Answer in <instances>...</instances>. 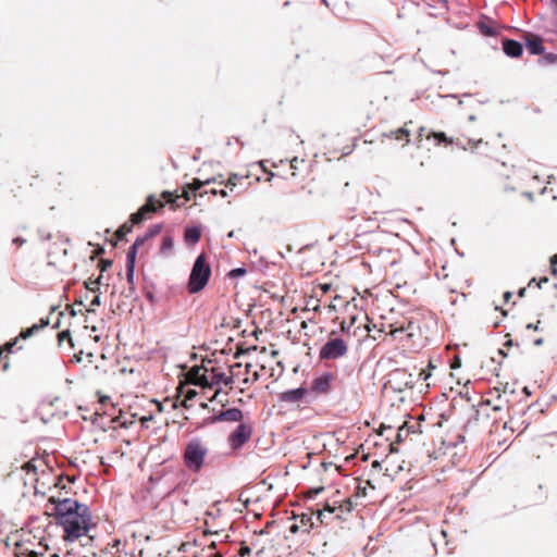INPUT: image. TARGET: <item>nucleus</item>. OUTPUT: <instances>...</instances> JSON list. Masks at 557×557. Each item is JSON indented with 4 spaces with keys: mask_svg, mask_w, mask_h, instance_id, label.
Instances as JSON below:
<instances>
[{
    "mask_svg": "<svg viewBox=\"0 0 557 557\" xmlns=\"http://www.w3.org/2000/svg\"><path fill=\"white\" fill-rule=\"evenodd\" d=\"M51 505L49 516L55 519V523L64 531L63 540L72 543L87 534L94 527L92 515L86 504L73 498L58 499L50 497Z\"/></svg>",
    "mask_w": 557,
    "mask_h": 557,
    "instance_id": "obj_1",
    "label": "nucleus"
},
{
    "mask_svg": "<svg viewBox=\"0 0 557 557\" xmlns=\"http://www.w3.org/2000/svg\"><path fill=\"white\" fill-rule=\"evenodd\" d=\"M211 276V267L207 262L206 256L200 253L191 268L190 275L187 283V288L190 294L201 292L208 284Z\"/></svg>",
    "mask_w": 557,
    "mask_h": 557,
    "instance_id": "obj_2",
    "label": "nucleus"
},
{
    "mask_svg": "<svg viewBox=\"0 0 557 557\" xmlns=\"http://www.w3.org/2000/svg\"><path fill=\"white\" fill-rule=\"evenodd\" d=\"M207 454L208 448L206 445H203L199 438H193L185 447L183 456L184 462L190 471L198 472L203 466Z\"/></svg>",
    "mask_w": 557,
    "mask_h": 557,
    "instance_id": "obj_3",
    "label": "nucleus"
},
{
    "mask_svg": "<svg viewBox=\"0 0 557 557\" xmlns=\"http://www.w3.org/2000/svg\"><path fill=\"white\" fill-rule=\"evenodd\" d=\"M348 352V344L339 337H330L319 351V359L324 361L336 360Z\"/></svg>",
    "mask_w": 557,
    "mask_h": 557,
    "instance_id": "obj_4",
    "label": "nucleus"
},
{
    "mask_svg": "<svg viewBox=\"0 0 557 557\" xmlns=\"http://www.w3.org/2000/svg\"><path fill=\"white\" fill-rule=\"evenodd\" d=\"M252 426L248 423H239L227 437L232 450L240 449L251 437Z\"/></svg>",
    "mask_w": 557,
    "mask_h": 557,
    "instance_id": "obj_5",
    "label": "nucleus"
},
{
    "mask_svg": "<svg viewBox=\"0 0 557 557\" xmlns=\"http://www.w3.org/2000/svg\"><path fill=\"white\" fill-rule=\"evenodd\" d=\"M164 207V201L158 199L154 195H149L145 205L131 215L132 225L141 223L146 214L157 212Z\"/></svg>",
    "mask_w": 557,
    "mask_h": 557,
    "instance_id": "obj_6",
    "label": "nucleus"
},
{
    "mask_svg": "<svg viewBox=\"0 0 557 557\" xmlns=\"http://www.w3.org/2000/svg\"><path fill=\"white\" fill-rule=\"evenodd\" d=\"M335 376L332 372L322 373L312 380L310 389L318 395H326L331 392Z\"/></svg>",
    "mask_w": 557,
    "mask_h": 557,
    "instance_id": "obj_7",
    "label": "nucleus"
},
{
    "mask_svg": "<svg viewBox=\"0 0 557 557\" xmlns=\"http://www.w3.org/2000/svg\"><path fill=\"white\" fill-rule=\"evenodd\" d=\"M243 411L239 408L233 407L226 410L220 411L219 414L209 419L210 423L231 421L240 422L243 420Z\"/></svg>",
    "mask_w": 557,
    "mask_h": 557,
    "instance_id": "obj_8",
    "label": "nucleus"
},
{
    "mask_svg": "<svg viewBox=\"0 0 557 557\" xmlns=\"http://www.w3.org/2000/svg\"><path fill=\"white\" fill-rule=\"evenodd\" d=\"M308 393H309L308 388H306L304 386H299L297 388L288 389V391L281 393L278 396V399H280V401L285 403V404H296V403L300 401L306 395H308Z\"/></svg>",
    "mask_w": 557,
    "mask_h": 557,
    "instance_id": "obj_9",
    "label": "nucleus"
},
{
    "mask_svg": "<svg viewBox=\"0 0 557 557\" xmlns=\"http://www.w3.org/2000/svg\"><path fill=\"white\" fill-rule=\"evenodd\" d=\"M502 45L504 53L509 58H519L523 52L522 44L515 39L505 38Z\"/></svg>",
    "mask_w": 557,
    "mask_h": 557,
    "instance_id": "obj_10",
    "label": "nucleus"
},
{
    "mask_svg": "<svg viewBox=\"0 0 557 557\" xmlns=\"http://www.w3.org/2000/svg\"><path fill=\"white\" fill-rule=\"evenodd\" d=\"M525 47L530 54L540 55L545 52L543 40L540 36L532 35L527 38Z\"/></svg>",
    "mask_w": 557,
    "mask_h": 557,
    "instance_id": "obj_11",
    "label": "nucleus"
},
{
    "mask_svg": "<svg viewBox=\"0 0 557 557\" xmlns=\"http://www.w3.org/2000/svg\"><path fill=\"white\" fill-rule=\"evenodd\" d=\"M191 195H193L191 191L187 188V186H185L183 189V194L181 196L174 195L173 193H171L169 190H164V191H162L161 197L166 203L175 205V206L180 207L181 203H178L177 200L181 197H184L185 201H189Z\"/></svg>",
    "mask_w": 557,
    "mask_h": 557,
    "instance_id": "obj_12",
    "label": "nucleus"
},
{
    "mask_svg": "<svg viewBox=\"0 0 557 557\" xmlns=\"http://www.w3.org/2000/svg\"><path fill=\"white\" fill-rule=\"evenodd\" d=\"M210 383L212 387L219 384H224L225 386H228L233 383V377L227 376L224 372H221L215 368H212L210 374Z\"/></svg>",
    "mask_w": 557,
    "mask_h": 557,
    "instance_id": "obj_13",
    "label": "nucleus"
},
{
    "mask_svg": "<svg viewBox=\"0 0 557 557\" xmlns=\"http://www.w3.org/2000/svg\"><path fill=\"white\" fill-rule=\"evenodd\" d=\"M201 237V230L198 226H188L185 228L184 239L188 245H195Z\"/></svg>",
    "mask_w": 557,
    "mask_h": 557,
    "instance_id": "obj_14",
    "label": "nucleus"
},
{
    "mask_svg": "<svg viewBox=\"0 0 557 557\" xmlns=\"http://www.w3.org/2000/svg\"><path fill=\"white\" fill-rule=\"evenodd\" d=\"M196 372V384L202 387H212L210 383V375H208V370L206 368H195Z\"/></svg>",
    "mask_w": 557,
    "mask_h": 557,
    "instance_id": "obj_15",
    "label": "nucleus"
},
{
    "mask_svg": "<svg viewBox=\"0 0 557 557\" xmlns=\"http://www.w3.org/2000/svg\"><path fill=\"white\" fill-rule=\"evenodd\" d=\"M216 177H211L206 181H200L199 178H194L191 183L187 184V188L191 191L193 195H196L202 186L209 185L211 183H216Z\"/></svg>",
    "mask_w": 557,
    "mask_h": 557,
    "instance_id": "obj_16",
    "label": "nucleus"
},
{
    "mask_svg": "<svg viewBox=\"0 0 557 557\" xmlns=\"http://www.w3.org/2000/svg\"><path fill=\"white\" fill-rule=\"evenodd\" d=\"M384 136L388 138H395L397 140L405 139L406 144H408L410 132L406 127H399L397 129L385 133Z\"/></svg>",
    "mask_w": 557,
    "mask_h": 557,
    "instance_id": "obj_17",
    "label": "nucleus"
},
{
    "mask_svg": "<svg viewBox=\"0 0 557 557\" xmlns=\"http://www.w3.org/2000/svg\"><path fill=\"white\" fill-rule=\"evenodd\" d=\"M479 29L482 35L487 36V37H493L498 34L497 28L494 25H492L491 23L480 22Z\"/></svg>",
    "mask_w": 557,
    "mask_h": 557,
    "instance_id": "obj_18",
    "label": "nucleus"
},
{
    "mask_svg": "<svg viewBox=\"0 0 557 557\" xmlns=\"http://www.w3.org/2000/svg\"><path fill=\"white\" fill-rule=\"evenodd\" d=\"M137 245H132L126 253V265L135 267L136 264V256H137Z\"/></svg>",
    "mask_w": 557,
    "mask_h": 557,
    "instance_id": "obj_19",
    "label": "nucleus"
},
{
    "mask_svg": "<svg viewBox=\"0 0 557 557\" xmlns=\"http://www.w3.org/2000/svg\"><path fill=\"white\" fill-rule=\"evenodd\" d=\"M39 332V327L35 326V324H33L30 327H27L25 330H22L20 332V334L17 335L18 339H28L30 338L32 336H34L36 333Z\"/></svg>",
    "mask_w": 557,
    "mask_h": 557,
    "instance_id": "obj_20",
    "label": "nucleus"
},
{
    "mask_svg": "<svg viewBox=\"0 0 557 557\" xmlns=\"http://www.w3.org/2000/svg\"><path fill=\"white\" fill-rule=\"evenodd\" d=\"M243 178H245V177H244V176H238L237 174H232V175L228 177L227 182L225 183V186H226L227 188H230L231 190H233V189H234V187H235V186H236V184H237L236 182H237V181H239V180H243ZM220 184H224V181H220Z\"/></svg>",
    "mask_w": 557,
    "mask_h": 557,
    "instance_id": "obj_21",
    "label": "nucleus"
},
{
    "mask_svg": "<svg viewBox=\"0 0 557 557\" xmlns=\"http://www.w3.org/2000/svg\"><path fill=\"white\" fill-rule=\"evenodd\" d=\"M132 227L133 225L132 224H123L117 231H116V235L119 237V239H122L127 233H131L132 232Z\"/></svg>",
    "mask_w": 557,
    "mask_h": 557,
    "instance_id": "obj_22",
    "label": "nucleus"
},
{
    "mask_svg": "<svg viewBox=\"0 0 557 557\" xmlns=\"http://www.w3.org/2000/svg\"><path fill=\"white\" fill-rule=\"evenodd\" d=\"M246 272L247 271L245 268H235L228 272V276L232 278H237V277L244 276L246 274Z\"/></svg>",
    "mask_w": 557,
    "mask_h": 557,
    "instance_id": "obj_23",
    "label": "nucleus"
},
{
    "mask_svg": "<svg viewBox=\"0 0 557 557\" xmlns=\"http://www.w3.org/2000/svg\"><path fill=\"white\" fill-rule=\"evenodd\" d=\"M126 268V281L129 285H134L135 267L125 265Z\"/></svg>",
    "mask_w": 557,
    "mask_h": 557,
    "instance_id": "obj_24",
    "label": "nucleus"
},
{
    "mask_svg": "<svg viewBox=\"0 0 557 557\" xmlns=\"http://www.w3.org/2000/svg\"><path fill=\"white\" fill-rule=\"evenodd\" d=\"M173 239L170 236H165L162 239L161 250L166 251L173 248Z\"/></svg>",
    "mask_w": 557,
    "mask_h": 557,
    "instance_id": "obj_25",
    "label": "nucleus"
},
{
    "mask_svg": "<svg viewBox=\"0 0 557 557\" xmlns=\"http://www.w3.org/2000/svg\"><path fill=\"white\" fill-rule=\"evenodd\" d=\"M162 230V224L152 225L149 231L146 233V237L150 238L158 235Z\"/></svg>",
    "mask_w": 557,
    "mask_h": 557,
    "instance_id": "obj_26",
    "label": "nucleus"
},
{
    "mask_svg": "<svg viewBox=\"0 0 557 557\" xmlns=\"http://www.w3.org/2000/svg\"><path fill=\"white\" fill-rule=\"evenodd\" d=\"M111 267H112V260H110V259H101L99 262V269H100L101 273L106 272Z\"/></svg>",
    "mask_w": 557,
    "mask_h": 557,
    "instance_id": "obj_27",
    "label": "nucleus"
},
{
    "mask_svg": "<svg viewBox=\"0 0 557 557\" xmlns=\"http://www.w3.org/2000/svg\"><path fill=\"white\" fill-rule=\"evenodd\" d=\"M59 343L61 344L64 339H69L70 344L73 346L72 337L69 330L62 331L58 334Z\"/></svg>",
    "mask_w": 557,
    "mask_h": 557,
    "instance_id": "obj_28",
    "label": "nucleus"
},
{
    "mask_svg": "<svg viewBox=\"0 0 557 557\" xmlns=\"http://www.w3.org/2000/svg\"><path fill=\"white\" fill-rule=\"evenodd\" d=\"M197 396L196 389H188L185 395V400L183 401V406L187 408V400H191Z\"/></svg>",
    "mask_w": 557,
    "mask_h": 557,
    "instance_id": "obj_29",
    "label": "nucleus"
},
{
    "mask_svg": "<svg viewBox=\"0 0 557 557\" xmlns=\"http://www.w3.org/2000/svg\"><path fill=\"white\" fill-rule=\"evenodd\" d=\"M543 61L546 64H554L555 62H557V54H555V53H546L543 57Z\"/></svg>",
    "mask_w": 557,
    "mask_h": 557,
    "instance_id": "obj_30",
    "label": "nucleus"
},
{
    "mask_svg": "<svg viewBox=\"0 0 557 557\" xmlns=\"http://www.w3.org/2000/svg\"><path fill=\"white\" fill-rule=\"evenodd\" d=\"M18 337L16 336L13 341L7 343L2 348L4 349V351L7 352H12L13 351V347L18 343Z\"/></svg>",
    "mask_w": 557,
    "mask_h": 557,
    "instance_id": "obj_31",
    "label": "nucleus"
},
{
    "mask_svg": "<svg viewBox=\"0 0 557 557\" xmlns=\"http://www.w3.org/2000/svg\"><path fill=\"white\" fill-rule=\"evenodd\" d=\"M434 137L435 139H437L438 143H445V144H450L451 140L447 138V136L445 135V133H434Z\"/></svg>",
    "mask_w": 557,
    "mask_h": 557,
    "instance_id": "obj_32",
    "label": "nucleus"
},
{
    "mask_svg": "<svg viewBox=\"0 0 557 557\" xmlns=\"http://www.w3.org/2000/svg\"><path fill=\"white\" fill-rule=\"evenodd\" d=\"M101 278H102V275L100 274L95 281H91V282H86L85 285H86V288L89 289V290H92L95 292V288L91 287V285H95V286H98L101 284Z\"/></svg>",
    "mask_w": 557,
    "mask_h": 557,
    "instance_id": "obj_33",
    "label": "nucleus"
},
{
    "mask_svg": "<svg viewBox=\"0 0 557 557\" xmlns=\"http://www.w3.org/2000/svg\"><path fill=\"white\" fill-rule=\"evenodd\" d=\"M355 321H356L355 317H352L350 323H347L346 321H342L341 322V331L344 333L349 332V330H350L351 325L355 323Z\"/></svg>",
    "mask_w": 557,
    "mask_h": 557,
    "instance_id": "obj_34",
    "label": "nucleus"
},
{
    "mask_svg": "<svg viewBox=\"0 0 557 557\" xmlns=\"http://www.w3.org/2000/svg\"><path fill=\"white\" fill-rule=\"evenodd\" d=\"M49 324H50L49 318H41L39 323H35V326L39 327V331H40V330H44L45 327H47Z\"/></svg>",
    "mask_w": 557,
    "mask_h": 557,
    "instance_id": "obj_35",
    "label": "nucleus"
},
{
    "mask_svg": "<svg viewBox=\"0 0 557 557\" xmlns=\"http://www.w3.org/2000/svg\"><path fill=\"white\" fill-rule=\"evenodd\" d=\"M145 297L146 299L151 304L153 305L156 302V297H154V294L151 292V290H147L145 293Z\"/></svg>",
    "mask_w": 557,
    "mask_h": 557,
    "instance_id": "obj_36",
    "label": "nucleus"
},
{
    "mask_svg": "<svg viewBox=\"0 0 557 557\" xmlns=\"http://www.w3.org/2000/svg\"><path fill=\"white\" fill-rule=\"evenodd\" d=\"M239 554L240 556H249L251 554V548L249 546H242Z\"/></svg>",
    "mask_w": 557,
    "mask_h": 557,
    "instance_id": "obj_37",
    "label": "nucleus"
},
{
    "mask_svg": "<svg viewBox=\"0 0 557 557\" xmlns=\"http://www.w3.org/2000/svg\"><path fill=\"white\" fill-rule=\"evenodd\" d=\"M147 239H148V237H146V234H145L144 236L137 237L133 245H137V248H138L139 246L144 245V243Z\"/></svg>",
    "mask_w": 557,
    "mask_h": 557,
    "instance_id": "obj_38",
    "label": "nucleus"
},
{
    "mask_svg": "<svg viewBox=\"0 0 557 557\" xmlns=\"http://www.w3.org/2000/svg\"><path fill=\"white\" fill-rule=\"evenodd\" d=\"M205 193L207 194L208 191H205ZM209 193L212 194V195H220L222 197H226L227 196V193L224 189H221V190L211 189Z\"/></svg>",
    "mask_w": 557,
    "mask_h": 557,
    "instance_id": "obj_39",
    "label": "nucleus"
},
{
    "mask_svg": "<svg viewBox=\"0 0 557 557\" xmlns=\"http://www.w3.org/2000/svg\"><path fill=\"white\" fill-rule=\"evenodd\" d=\"M431 376L430 371L421 370L419 373V377L423 381H426Z\"/></svg>",
    "mask_w": 557,
    "mask_h": 557,
    "instance_id": "obj_40",
    "label": "nucleus"
},
{
    "mask_svg": "<svg viewBox=\"0 0 557 557\" xmlns=\"http://www.w3.org/2000/svg\"><path fill=\"white\" fill-rule=\"evenodd\" d=\"M101 305V299L99 295H96L94 299L90 301V307H97Z\"/></svg>",
    "mask_w": 557,
    "mask_h": 557,
    "instance_id": "obj_41",
    "label": "nucleus"
},
{
    "mask_svg": "<svg viewBox=\"0 0 557 557\" xmlns=\"http://www.w3.org/2000/svg\"><path fill=\"white\" fill-rule=\"evenodd\" d=\"M299 531V525L294 523L289 527V533L296 534Z\"/></svg>",
    "mask_w": 557,
    "mask_h": 557,
    "instance_id": "obj_42",
    "label": "nucleus"
},
{
    "mask_svg": "<svg viewBox=\"0 0 557 557\" xmlns=\"http://www.w3.org/2000/svg\"><path fill=\"white\" fill-rule=\"evenodd\" d=\"M25 242L26 240L24 238H22V237H16V238L13 239V243L16 244V245H23V244H25Z\"/></svg>",
    "mask_w": 557,
    "mask_h": 557,
    "instance_id": "obj_43",
    "label": "nucleus"
},
{
    "mask_svg": "<svg viewBox=\"0 0 557 557\" xmlns=\"http://www.w3.org/2000/svg\"><path fill=\"white\" fill-rule=\"evenodd\" d=\"M512 297V293L511 292H505L504 293V300L507 302L509 301V299Z\"/></svg>",
    "mask_w": 557,
    "mask_h": 557,
    "instance_id": "obj_44",
    "label": "nucleus"
},
{
    "mask_svg": "<svg viewBox=\"0 0 557 557\" xmlns=\"http://www.w3.org/2000/svg\"><path fill=\"white\" fill-rule=\"evenodd\" d=\"M29 557H44V554L32 550L29 552Z\"/></svg>",
    "mask_w": 557,
    "mask_h": 557,
    "instance_id": "obj_45",
    "label": "nucleus"
},
{
    "mask_svg": "<svg viewBox=\"0 0 557 557\" xmlns=\"http://www.w3.org/2000/svg\"><path fill=\"white\" fill-rule=\"evenodd\" d=\"M134 285H129V288H128V292L125 294V296L128 298V297H132L133 293H134Z\"/></svg>",
    "mask_w": 557,
    "mask_h": 557,
    "instance_id": "obj_46",
    "label": "nucleus"
},
{
    "mask_svg": "<svg viewBox=\"0 0 557 557\" xmlns=\"http://www.w3.org/2000/svg\"><path fill=\"white\" fill-rule=\"evenodd\" d=\"M530 423L531 422L529 420L523 419L521 421L522 430H525L530 425Z\"/></svg>",
    "mask_w": 557,
    "mask_h": 557,
    "instance_id": "obj_47",
    "label": "nucleus"
},
{
    "mask_svg": "<svg viewBox=\"0 0 557 557\" xmlns=\"http://www.w3.org/2000/svg\"><path fill=\"white\" fill-rule=\"evenodd\" d=\"M527 329L528 330H534V331H537L539 330V325L537 324H533V323H529L527 325Z\"/></svg>",
    "mask_w": 557,
    "mask_h": 557,
    "instance_id": "obj_48",
    "label": "nucleus"
},
{
    "mask_svg": "<svg viewBox=\"0 0 557 557\" xmlns=\"http://www.w3.org/2000/svg\"><path fill=\"white\" fill-rule=\"evenodd\" d=\"M401 433H403V428H400V429L398 430V433H397V441H396L397 443H400V442L403 441V434H401Z\"/></svg>",
    "mask_w": 557,
    "mask_h": 557,
    "instance_id": "obj_49",
    "label": "nucleus"
},
{
    "mask_svg": "<svg viewBox=\"0 0 557 557\" xmlns=\"http://www.w3.org/2000/svg\"><path fill=\"white\" fill-rule=\"evenodd\" d=\"M308 521H310V518L304 515L300 520L301 524H306Z\"/></svg>",
    "mask_w": 557,
    "mask_h": 557,
    "instance_id": "obj_50",
    "label": "nucleus"
},
{
    "mask_svg": "<svg viewBox=\"0 0 557 557\" xmlns=\"http://www.w3.org/2000/svg\"><path fill=\"white\" fill-rule=\"evenodd\" d=\"M547 282H548V278H547V277H542V278L540 280V282L537 283V286L541 288V287H542V284L547 283Z\"/></svg>",
    "mask_w": 557,
    "mask_h": 557,
    "instance_id": "obj_51",
    "label": "nucleus"
},
{
    "mask_svg": "<svg viewBox=\"0 0 557 557\" xmlns=\"http://www.w3.org/2000/svg\"><path fill=\"white\" fill-rule=\"evenodd\" d=\"M470 143H471V144H473V147H474V148H478V146H479L480 144H482V143H483V140H482V139H479V140H476V141H472V140H470Z\"/></svg>",
    "mask_w": 557,
    "mask_h": 557,
    "instance_id": "obj_52",
    "label": "nucleus"
},
{
    "mask_svg": "<svg viewBox=\"0 0 557 557\" xmlns=\"http://www.w3.org/2000/svg\"><path fill=\"white\" fill-rule=\"evenodd\" d=\"M550 263H552V265H553V267L557 263V255H554V256L550 258Z\"/></svg>",
    "mask_w": 557,
    "mask_h": 557,
    "instance_id": "obj_53",
    "label": "nucleus"
},
{
    "mask_svg": "<svg viewBox=\"0 0 557 557\" xmlns=\"http://www.w3.org/2000/svg\"><path fill=\"white\" fill-rule=\"evenodd\" d=\"M523 196H525L527 198H529L530 200H533V194L530 193V191H525L523 193Z\"/></svg>",
    "mask_w": 557,
    "mask_h": 557,
    "instance_id": "obj_54",
    "label": "nucleus"
},
{
    "mask_svg": "<svg viewBox=\"0 0 557 557\" xmlns=\"http://www.w3.org/2000/svg\"><path fill=\"white\" fill-rule=\"evenodd\" d=\"M525 295V288H520L519 292H518V296L519 297H524Z\"/></svg>",
    "mask_w": 557,
    "mask_h": 557,
    "instance_id": "obj_55",
    "label": "nucleus"
},
{
    "mask_svg": "<svg viewBox=\"0 0 557 557\" xmlns=\"http://www.w3.org/2000/svg\"><path fill=\"white\" fill-rule=\"evenodd\" d=\"M372 467H373V468H380V467H381L380 461L374 460V461L372 462Z\"/></svg>",
    "mask_w": 557,
    "mask_h": 557,
    "instance_id": "obj_56",
    "label": "nucleus"
},
{
    "mask_svg": "<svg viewBox=\"0 0 557 557\" xmlns=\"http://www.w3.org/2000/svg\"><path fill=\"white\" fill-rule=\"evenodd\" d=\"M543 344V338H537L534 341V345L540 346Z\"/></svg>",
    "mask_w": 557,
    "mask_h": 557,
    "instance_id": "obj_57",
    "label": "nucleus"
},
{
    "mask_svg": "<svg viewBox=\"0 0 557 557\" xmlns=\"http://www.w3.org/2000/svg\"><path fill=\"white\" fill-rule=\"evenodd\" d=\"M322 490H323V487L314 488V490L312 491V494L317 495V494H319Z\"/></svg>",
    "mask_w": 557,
    "mask_h": 557,
    "instance_id": "obj_58",
    "label": "nucleus"
},
{
    "mask_svg": "<svg viewBox=\"0 0 557 557\" xmlns=\"http://www.w3.org/2000/svg\"><path fill=\"white\" fill-rule=\"evenodd\" d=\"M240 363H235L231 367V372L233 373V370L236 369V368H240Z\"/></svg>",
    "mask_w": 557,
    "mask_h": 557,
    "instance_id": "obj_59",
    "label": "nucleus"
},
{
    "mask_svg": "<svg viewBox=\"0 0 557 557\" xmlns=\"http://www.w3.org/2000/svg\"><path fill=\"white\" fill-rule=\"evenodd\" d=\"M506 347H510L513 345L512 341L511 339H508L505 344H504Z\"/></svg>",
    "mask_w": 557,
    "mask_h": 557,
    "instance_id": "obj_60",
    "label": "nucleus"
},
{
    "mask_svg": "<svg viewBox=\"0 0 557 557\" xmlns=\"http://www.w3.org/2000/svg\"><path fill=\"white\" fill-rule=\"evenodd\" d=\"M235 236V232L234 231H231L228 234H227V237L230 238H233Z\"/></svg>",
    "mask_w": 557,
    "mask_h": 557,
    "instance_id": "obj_61",
    "label": "nucleus"
},
{
    "mask_svg": "<svg viewBox=\"0 0 557 557\" xmlns=\"http://www.w3.org/2000/svg\"><path fill=\"white\" fill-rule=\"evenodd\" d=\"M498 354L502 355L503 357H506V352L503 350V349H498Z\"/></svg>",
    "mask_w": 557,
    "mask_h": 557,
    "instance_id": "obj_62",
    "label": "nucleus"
},
{
    "mask_svg": "<svg viewBox=\"0 0 557 557\" xmlns=\"http://www.w3.org/2000/svg\"><path fill=\"white\" fill-rule=\"evenodd\" d=\"M258 380H259V373H258V372H256V373L253 374V381H258Z\"/></svg>",
    "mask_w": 557,
    "mask_h": 557,
    "instance_id": "obj_63",
    "label": "nucleus"
},
{
    "mask_svg": "<svg viewBox=\"0 0 557 557\" xmlns=\"http://www.w3.org/2000/svg\"><path fill=\"white\" fill-rule=\"evenodd\" d=\"M213 557H223V556H222V554H221V553H216V554H214V556H213Z\"/></svg>",
    "mask_w": 557,
    "mask_h": 557,
    "instance_id": "obj_64",
    "label": "nucleus"
}]
</instances>
